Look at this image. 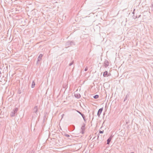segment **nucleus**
<instances>
[{
    "mask_svg": "<svg viewBox=\"0 0 153 153\" xmlns=\"http://www.w3.org/2000/svg\"><path fill=\"white\" fill-rule=\"evenodd\" d=\"M47 113L45 112L44 113V119H45V118H46L47 117Z\"/></svg>",
    "mask_w": 153,
    "mask_h": 153,
    "instance_id": "obj_17",
    "label": "nucleus"
},
{
    "mask_svg": "<svg viewBox=\"0 0 153 153\" xmlns=\"http://www.w3.org/2000/svg\"><path fill=\"white\" fill-rule=\"evenodd\" d=\"M76 111L77 112L79 113V114H82V113L81 112L79 111H78V110H76Z\"/></svg>",
    "mask_w": 153,
    "mask_h": 153,
    "instance_id": "obj_23",
    "label": "nucleus"
},
{
    "mask_svg": "<svg viewBox=\"0 0 153 153\" xmlns=\"http://www.w3.org/2000/svg\"><path fill=\"white\" fill-rule=\"evenodd\" d=\"M20 93H19V94H20Z\"/></svg>",
    "mask_w": 153,
    "mask_h": 153,
    "instance_id": "obj_31",
    "label": "nucleus"
},
{
    "mask_svg": "<svg viewBox=\"0 0 153 153\" xmlns=\"http://www.w3.org/2000/svg\"><path fill=\"white\" fill-rule=\"evenodd\" d=\"M99 97V96L98 95H96L93 96V98L94 99H97Z\"/></svg>",
    "mask_w": 153,
    "mask_h": 153,
    "instance_id": "obj_15",
    "label": "nucleus"
},
{
    "mask_svg": "<svg viewBox=\"0 0 153 153\" xmlns=\"http://www.w3.org/2000/svg\"><path fill=\"white\" fill-rule=\"evenodd\" d=\"M33 113L37 114V112L38 111V107L37 106H35L34 107L33 109Z\"/></svg>",
    "mask_w": 153,
    "mask_h": 153,
    "instance_id": "obj_8",
    "label": "nucleus"
},
{
    "mask_svg": "<svg viewBox=\"0 0 153 153\" xmlns=\"http://www.w3.org/2000/svg\"><path fill=\"white\" fill-rule=\"evenodd\" d=\"M74 95L75 97L77 99L80 98L81 97L80 95L79 94H74Z\"/></svg>",
    "mask_w": 153,
    "mask_h": 153,
    "instance_id": "obj_10",
    "label": "nucleus"
},
{
    "mask_svg": "<svg viewBox=\"0 0 153 153\" xmlns=\"http://www.w3.org/2000/svg\"><path fill=\"white\" fill-rule=\"evenodd\" d=\"M103 132H104V131L103 130V131H99V134H98V137H97V139H98L99 138V134H100H100H102L103 133Z\"/></svg>",
    "mask_w": 153,
    "mask_h": 153,
    "instance_id": "obj_14",
    "label": "nucleus"
},
{
    "mask_svg": "<svg viewBox=\"0 0 153 153\" xmlns=\"http://www.w3.org/2000/svg\"><path fill=\"white\" fill-rule=\"evenodd\" d=\"M1 71H0V75H1Z\"/></svg>",
    "mask_w": 153,
    "mask_h": 153,
    "instance_id": "obj_29",
    "label": "nucleus"
},
{
    "mask_svg": "<svg viewBox=\"0 0 153 153\" xmlns=\"http://www.w3.org/2000/svg\"><path fill=\"white\" fill-rule=\"evenodd\" d=\"M82 117L83 118V119L84 121L85 122H86V120L85 119V116H84V115L83 117Z\"/></svg>",
    "mask_w": 153,
    "mask_h": 153,
    "instance_id": "obj_20",
    "label": "nucleus"
},
{
    "mask_svg": "<svg viewBox=\"0 0 153 153\" xmlns=\"http://www.w3.org/2000/svg\"><path fill=\"white\" fill-rule=\"evenodd\" d=\"M35 85V82L34 81H33L32 82V85H31V87L32 88H33L34 87V86Z\"/></svg>",
    "mask_w": 153,
    "mask_h": 153,
    "instance_id": "obj_13",
    "label": "nucleus"
},
{
    "mask_svg": "<svg viewBox=\"0 0 153 153\" xmlns=\"http://www.w3.org/2000/svg\"><path fill=\"white\" fill-rule=\"evenodd\" d=\"M82 117L83 118V119L84 121L85 122H86V120L85 119V116H84V115L83 117Z\"/></svg>",
    "mask_w": 153,
    "mask_h": 153,
    "instance_id": "obj_19",
    "label": "nucleus"
},
{
    "mask_svg": "<svg viewBox=\"0 0 153 153\" xmlns=\"http://www.w3.org/2000/svg\"><path fill=\"white\" fill-rule=\"evenodd\" d=\"M129 97V95L128 94H127L126 95V97L125 98H124V102H125L127 98Z\"/></svg>",
    "mask_w": 153,
    "mask_h": 153,
    "instance_id": "obj_16",
    "label": "nucleus"
},
{
    "mask_svg": "<svg viewBox=\"0 0 153 153\" xmlns=\"http://www.w3.org/2000/svg\"><path fill=\"white\" fill-rule=\"evenodd\" d=\"M18 110V108H14L13 111L11 112L10 114V115L11 117H14L15 116L16 114H17V113Z\"/></svg>",
    "mask_w": 153,
    "mask_h": 153,
    "instance_id": "obj_2",
    "label": "nucleus"
},
{
    "mask_svg": "<svg viewBox=\"0 0 153 153\" xmlns=\"http://www.w3.org/2000/svg\"><path fill=\"white\" fill-rule=\"evenodd\" d=\"M88 70V68L87 67L85 69V71H86Z\"/></svg>",
    "mask_w": 153,
    "mask_h": 153,
    "instance_id": "obj_22",
    "label": "nucleus"
},
{
    "mask_svg": "<svg viewBox=\"0 0 153 153\" xmlns=\"http://www.w3.org/2000/svg\"><path fill=\"white\" fill-rule=\"evenodd\" d=\"M74 63V61H73L71 63H70L69 64V66H71L72 65H73Z\"/></svg>",
    "mask_w": 153,
    "mask_h": 153,
    "instance_id": "obj_18",
    "label": "nucleus"
},
{
    "mask_svg": "<svg viewBox=\"0 0 153 153\" xmlns=\"http://www.w3.org/2000/svg\"><path fill=\"white\" fill-rule=\"evenodd\" d=\"M85 123H83V125L81 127V129L82 131L81 132L82 134H84V131L85 129Z\"/></svg>",
    "mask_w": 153,
    "mask_h": 153,
    "instance_id": "obj_3",
    "label": "nucleus"
},
{
    "mask_svg": "<svg viewBox=\"0 0 153 153\" xmlns=\"http://www.w3.org/2000/svg\"><path fill=\"white\" fill-rule=\"evenodd\" d=\"M80 115L82 116V117H83L84 115V114L82 113V114H81Z\"/></svg>",
    "mask_w": 153,
    "mask_h": 153,
    "instance_id": "obj_27",
    "label": "nucleus"
},
{
    "mask_svg": "<svg viewBox=\"0 0 153 153\" xmlns=\"http://www.w3.org/2000/svg\"><path fill=\"white\" fill-rule=\"evenodd\" d=\"M82 117L83 118V119L84 121L85 122H86V120L85 119V116H84V115L83 117Z\"/></svg>",
    "mask_w": 153,
    "mask_h": 153,
    "instance_id": "obj_21",
    "label": "nucleus"
},
{
    "mask_svg": "<svg viewBox=\"0 0 153 153\" xmlns=\"http://www.w3.org/2000/svg\"><path fill=\"white\" fill-rule=\"evenodd\" d=\"M95 138V137H94V138H93V139H94Z\"/></svg>",
    "mask_w": 153,
    "mask_h": 153,
    "instance_id": "obj_30",
    "label": "nucleus"
},
{
    "mask_svg": "<svg viewBox=\"0 0 153 153\" xmlns=\"http://www.w3.org/2000/svg\"><path fill=\"white\" fill-rule=\"evenodd\" d=\"M62 134L64 136H65V137H70V136L69 135V134H67L66 133H65V132H64L63 134Z\"/></svg>",
    "mask_w": 153,
    "mask_h": 153,
    "instance_id": "obj_11",
    "label": "nucleus"
},
{
    "mask_svg": "<svg viewBox=\"0 0 153 153\" xmlns=\"http://www.w3.org/2000/svg\"><path fill=\"white\" fill-rule=\"evenodd\" d=\"M42 56H43V55L42 54H39V56L37 58V64H38V62L41 60L42 57Z\"/></svg>",
    "mask_w": 153,
    "mask_h": 153,
    "instance_id": "obj_7",
    "label": "nucleus"
},
{
    "mask_svg": "<svg viewBox=\"0 0 153 153\" xmlns=\"http://www.w3.org/2000/svg\"><path fill=\"white\" fill-rule=\"evenodd\" d=\"M111 76V74L108 73L107 71H105L103 73V76L104 77H108Z\"/></svg>",
    "mask_w": 153,
    "mask_h": 153,
    "instance_id": "obj_4",
    "label": "nucleus"
},
{
    "mask_svg": "<svg viewBox=\"0 0 153 153\" xmlns=\"http://www.w3.org/2000/svg\"><path fill=\"white\" fill-rule=\"evenodd\" d=\"M135 9H134V10L133 11V12H132L133 14H134V11H135Z\"/></svg>",
    "mask_w": 153,
    "mask_h": 153,
    "instance_id": "obj_25",
    "label": "nucleus"
},
{
    "mask_svg": "<svg viewBox=\"0 0 153 153\" xmlns=\"http://www.w3.org/2000/svg\"><path fill=\"white\" fill-rule=\"evenodd\" d=\"M72 126L73 127H74V128H75V126H74V125H72Z\"/></svg>",
    "mask_w": 153,
    "mask_h": 153,
    "instance_id": "obj_28",
    "label": "nucleus"
},
{
    "mask_svg": "<svg viewBox=\"0 0 153 153\" xmlns=\"http://www.w3.org/2000/svg\"><path fill=\"white\" fill-rule=\"evenodd\" d=\"M103 110V108L102 107V108H100V109H99V110H98V111L97 112V116L99 117H100V115L101 114V113Z\"/></svg>",
    "mask_w": 153,
    "mask_h": 153,
    "instance_id": "obj_6",
    "label": "nucleus"
},
{
    "mask_svg": "<svg viewBox=\"0 0 153 153\" xmlns=\"http://www.w3.org/2000/svg\"><path fill=\"white\" fill-rule=\"evenodd\" d=\"M34 152L33 151H30V152L29 153H34Z\"/></svg>",
    "mask_w": 153,
    "mask_h": 153,
    "instance_id": "obj_26",
    "label": "nucleus"
},
{
    "mask_svg": "<svg viewBox=\"0 0 153 153\" xmlns=\"http://www.w3.org/2000/svg\"><path fill=\"white\" fill-rule=\"evenodd\" d=\"M140 16H141L140 15H139L138 16H135L134 15L133 16V18L134 19H136L137 18H139L140 17Z\"/></svg>",
    "mask_w": 153,
    "mask_h": 153,
    "instance_id": "obj_12",
    "label": "nucleus"
},
{
    "mask_svg": "<svg viewBox=\"0 0 153 153\" xmlns=\"http://www.w3.org/2000/svg\"><path fill=\"white\" fill-rule=\"evenodd\" d=\"M114 135H111L107 140V144H109Z\"/></svg>",
    "mask_w": 153,
    "mask_h": 153,
    "instance_id": "obj_5",
    "label": "nucleus"
},
{
    "mask_svg": "<svg viewBox=\"0 0 153 153\" xmlns=\"http://www.w3.org/2000/svg\"><path fill=\"white\" fill-rule=\"evenodd\" d=\"M72 136L71 135V137L70 138H69L68 139H70V140H72Z\"/></svg>",
    "mask_w": 153,
    "mask_h": 153,
    "instance_id": "obj_24",
    "label": "nucleus"
},
{
    "mask_svg": "<svg viewBox=\"0 0 153 153\" xmlns=\"http://www.w3.org/2000/svg\"><path fill=\"white\" fill-rule=\"evenodd\" d=\"M76 43L74 41H68L65 43V46L66 48H68L72 45H75Z\"/></svg>",
    "mask_w": 153,
    "mask_h": 153,
    "instance_id": "obj_1",
    "label": "nucleus"
},
{
    "mask_svg": "<svg viewBox=\"0 0 153 153\" xmlns=\"http://www.w3.org/2000/svg\"><path fill=\"white\" fill-rule=\"evenodd\" d=\"M109 63L107 60H105L104 62V65L105 67L106 68L109 65Z\"/></svg>",
    "mask_w": 153,
    "mask_h": 153,
    "instance_id": "obj_9",
    "label": "nucleus"
}]
</instances>
